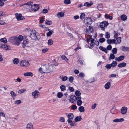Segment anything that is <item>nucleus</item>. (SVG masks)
I'll return each instance as SVG.
<instances>
[{
    "instance_id": "1",
    "label": "nucleus",
    "mask_w": 129,
    "mask_h": 129,
    "mask_svg": "<svg viewBox=\"0 0 129 129\" xmlns=\"http://www.w3.org/2000/svg\"><path fill=\"white\" fill-rule=\"evenodd\" d=\"M18 37L14 36L8 39V41L12 44L17 46L19 45L20 43L18 42Z\"/></svg>"
},
{
    "instance_id": "2",
    "label": "nucleus",
    "mask_w": 129,
    "mask_h": 129,
    "mask_svg": "<svg viewBox=\"0 0 129 129\" xmlns=\"http://www.w3.org/2000/svg\"><path fill=\"white\" fill-rule=\"evenodd\" d=\"M29 36L33 40H36V38L38 39L36 35V31L35 30H28Z\"/></svg>"
},
{
    "instance_id": "3",
    "label": "nucleus",
    "mask_w": 129,
    "mask_h": 129,
    "mask_svg": "<svg viewBox=\"0 0 129 129\" xmlns=\"http://www.w3.org/2000/svg\"><path fill=\"white\" fill-rule=\"evenodd\" d=\"M108 24L107 21H103L100 23V26L101 28V30H105V27L108 25Z\"/></svg>"
},
{
    "instance_id": "4",
    "label": "nucleus",
    "mask_w": 129,
    "mask_h": 129,
    "mask_svg": "<svg viewBox=\"0 0 129 129\" xmlns=\"http://www.w3.org/2000/svg\"><path fill=\"white\" fill-rule=\"evenodd\" d=\"M78 96H76L74 95H71L70 97L69 101L72 103L74 104L76 102Z\"/></svg>"
},
{
    "instance_id": "5",
    "label": "nucleus",
    "mask_w": 129,
    "mask_h": 129,
    "mask_svg": "<svg viewBox=\"0 0 129 129\" xmlns=\"http://www.w3.org/2000/svg\"><path fill=\"white\" fill-rule=\"evenodd\" d=\"M84 22L88 25L87 26L90 25L92 22V20L90 18L86 17L84 20Z\"/></svg>"
},
{
    "instance_id": "6",
    "label": "nucleus",
    "mask_w": 129,
    "mask_h": 129,
    "mask_svg": "<svg viewBox=\"0 0 129 129\" xmlns=\"http://www.w3.org/2000/svg\"><path fill=\"white\" fill-rule=\"evenodd\" d=\"M31 94L34 98L37 99L40 96V92L36 90L32 92Z\"/></svg>"
},
{
    "instance_id": "7",
    "label": "nucleus",
    "mask_w": 129,
    "mask_h": 129,
    "mask_svg": "<svg viewBox=\"0 0 129 129\" xmlns=\"http://www.w3.org/2000/svg\"><path fill=\"white\" fill-rule=\"evenodd\" d=\"M0 47L1 48H4L6 50H8L11 49V47L7 44H0Z\"/></svg>"
},
{
    "instance_id": "8",
    "label": "nucleus",
    "mask_w": 129,
    "mask_h": 129,
    "mask_svg": "<svg viewBox=\"0 0 129 129\" xmlns=\"http://www.w3.org/2000/svg\"><path fill=\"white\" fill-rule=\"evenodd\" d=\"M39 7L38 5L34 4L32 5L31 8L33 11H36L38 10Z\"/></svg>"
},
{
    "instance_id": "9",
    "label": "nucleus",
    "mask_w": 129,
    "mask_h": 129,
    "mask_svg": "<svg viewBox=\"0 0 129 129\" xmlns=\"http://www.w3.org/2000/svg\"><path fill=\"white\" fill-rule=\"evenodd\" d=\"M15 15L17 19L18 20H22L24 18V17L22 16V14L20 13L18 14L17 13H16Z\"/></svg>"
},
{
    "instance_id": "10",
    "label": "nucleus",
    "mask_w": 129,
    "mask_h": 129,
    "mask_svg": "<svg viewBox=\"0 0 129 129\" xmlns=\"http://www.w3.org/2000/svg\"><path fill=\"white\" fill-rule=\"evenodd\" d=\"M67 117L68 118L67 121L68 122H69L71 121V120H72L74 117V115L73 113H70L68 115Z\"/></svg>"
},
{
    "instance_id": "11",
    "label": "nucleus",
    "mask_w": 129,
    "mask_h": 129,
    "mask_svg": "<svg viewBox=\"0 0 129 129\" xmlns=\"http://www.w3.org/2000/svg\"><path fill=\"white\" fill-rule=\"evenodd\" d=\"M20 64L21 66L25 67L28 66L29 64L28 61L25 60H23L21 61Z\"/></svg>"
},
{
    "instance_id": "12",
    "label": "nucleus",
    "mask_w": 129,
    "mask_h": 129,
    "mask_svg": "<svg viewBox=\"0 0 129 129\" xmlns=\"http://www.w3.org/2000/svg\"><path fill=\"white\" fill-rule=\"evenodd\" d=\"M49 64H45L43 66V70L45 71L44 73H47V71L48 70L49 68Z\"/></svg>"
},
{
    "instance_id": "13",
    "label": "nucleus",
    "mask_w": 129,
    "mask_h": 129,
    "mask_svg": "<svg viewBox=\"0 0 129 129\" xmlns=\"http://www.w3.org/2000/svg\"><path fill=\"white\" fill-rule=\"evenodd\" d=\"M127 110V108L126 107H122L121 110V114L123 115L125 114L126 113Z\"/></svg>"
},
{
    "instance_id": "14",
    "label": "nucleus",
    "mask_w": 129,
    "mask_h": 129,
    "mask_svg": "<svg viewBox=\"0 0 129 129\" xmlns=\"http://www.w3.org/2000/svg\"><path fill=\"white\" fill-rule=\"evenodd\" d=\"M87 27H89V28L88 29L87 28L85 29V30H86V33L90 34L92 32L93 30V27L91 26L90 25L87 26Z\"/></svg>"
},
{
    "instance_id": "15",
    "label": "nucleus",
    "mask_w": 129,
    "mask_h": 129,
    "mask_svg": "<svg viewBox=\"0 0 129 129\" xmlns=\"http://www.w3.org/2000/svg\"><path fill=\"white\" fill-rule=\"evenodd\" d=\"M77 98V104L78 106H80L81 105L82 103V101L81 100V98L80 96H78Z\"/></svg>"
},
{
    "instance_id": "16",
    "label": "nucleus",
    "mask_w": 129,
    "mask_h": 129,
    "mask_svg": "<svg viewBox=\"0 0 129 129\" xmlns=\"http://www.w3.org/2000/svg\"><path fill=\"white\" fill-rule=\"evenodd\" d=\"M26 129H34L33 124L31 123H28L26 126Z\"/></svg>"
},
{
    "instance_id": "17",
    "label": "nucleus",
    "mask_w": 129,
    "mask_h": 129,
    "mask_svg": "<svg viewBox=\"0 0 129 129\" xmlns=\"http://www.w3.org/2000/svg\"><path fill=\"white\" fill-rule=\"evenodd\" d=\"M28 43V39H26L25 40H24L23 43H22V47L23 48H24L26 45V44Z\"/></svg>"
},
{
    "instance_id": "18",
    "label": "nucleus",
    "mask_w": 129,
    "mask_h": 129,
    "mask_svg": "<svg viewBox=\"0 0 129 129\" xmlns=\"http://www.w3.org/2000/svg\"><path fill=\"white\" fill-rule=\"evenodd\" d=\"M116 40L115 39H107V43L109 45H110L111 43H113L114 44L115 43Z\"/></svg>"
},
{
    "instance_id": "19",
    "label": "nucleus",
    "mask_w": 129,
    "mask_h": 129,
    "mask_svg": "<svg viewBox=\"0 0 129 129\" xmlns=\"http://www.w3.org/2000/svg\"><path fill=\"white\" fill-rule=\"evenodd\" d=\"M124 120V119L123 118H121L120 119L117 118L116 119H114L113 120V122H122Z\"/></svg>"
},
{
    "instance_id": "20",
    "label": "nucleus",
    "mask_w": 129,
    "mask_h": 129,
    "mask_svg": "<svg viewBox=\"0 0 129 129\" xmlns=\"http://www.w3.org/2000/svg\"><path fill=\"white\" fill-rule=\"evenodd\" d=\"M121 50L122 51H129V48L127 47H125L124 46H123L122 47Z\"/></svg>"
},
{
    "instance_id": "21",
    "label": "nucleus",
    "mask_w": 129,
    "mask_h": 129,
    "mask_svg": "<svg viewBox=\"0 0 129 129\" xmlns=\"http://www.w3.org/2000/svg\"><path fill=\"white\" fill-rule=\"evenodd\" d=\"M100 49L102 51L104 52L107 53H108V51L107 49L105 48H104L102 46H100L99 47Z\"/></svg>"
},
{
    "instance_id": "22",
    "label": "nucleus",
    "mask_w": 129,
    "mask_h": 129,
    "mask_svg": "<svg viewBox=\"0 0 129 129\" xmlns=\"http://www.w3.org/2000/svg\"><path fill=\"white\" fill-rule=\"evenodd\" d=\"M57 16L59 18L62 17L64 16V14L62 12H61L58 13L57 14Z\"/></svg>"
},
{
    "instance_id": "23",
    "label": "nucleus",
    "mask_w": 129,
    "mask_h": 129,
    "mask_svg": "<svg viewBox=\"0 0 129 129\" xmlns=\"http://www.w3.org/2000/svg\"><path fill=\"white\" fill-rule=\"evenodd\" d=\"M126 63L123 62L119 64L118 65V66L119 67L121 68L122 67H125L126 66Z\"/></svg>"
},
{
    "instance_id": "24",
    "label": "nucleus",
    "mask_w": 129,
    "mask_h": 129,
    "mask_svg": "<svg viewBox=\"0 0 129 129\" xmlns=\"http://www.w3.org/2000/svg\"><path fill=\"white\" fill-rule=\"evenodd\" d=\"M111 86V83L110 82H107L105 85V88L106 89H109Z\"/></svg>"
},
{
    "instance_id": "25",
    "label": "nucleus",
    "mask_w": 129,
    "mask_h": 129,
    "mask_svg": "<svg viewBox=\"0 0 129 129\" xmlns=\"http://www.w3.org/2000/svg\"><path fill=\"white\" fill-rule=\"evenodd\" d=\"M82 119L81 116H77L75 118L74 120L75 122L80 121Z\"/></svg>"
},
{
    "instance_id": "26",
    "label": "nucleus",
    "mask_w": 129,
    "mask_h": 129,
    "mask_svg": "<svg viewBox=\"0 0 129 129\" xmlns=\"http://www.w3.org/2000/svg\"><path fill=\"white\" fill-rule=\"evenodd\" d=\"M110 112L113 114H115L116 112V109L115 107H114L110 110Z\"/></svg>"
},
{
    "instance_id": "27",
    "label": "nucleus",
    "mask_w": 129,
    "mask_h": 129,
    "mask_svg": "<svg viewBox=\"0 0 129 129\" xmlns=\"http://www.w3.org/2000/svg\"><path fill=\"white\" fill-rule=\"evenodd\" d=\"M24 75L25 76L32 77L33 76V74L31 72L25 73H24Z\"/></svg>"
},
{
    "instance_id": "28",
    "label": "nucleus",
    "mask_w": 129,
    "mask_h": 129,
    "mask_svg": "<svg viewBox=\"0 0 129 129\" xmlns=\"http://www.w3.org/2000/svg\"><path fill=\"white\" fill-rule=\"evenodd\" d=\"M120 19L121 20L124 21L126 20L127 17L126 15L123 14L121 16Z\"/></svg>"
},
{
    "instance_id": "29",
    "label": "nucleus",
    "mask_w": 129,
    "mask_h": 129,
    "mask_svg": "<svg viewBox=\"0 0 129 129\" xmlns=\"http://www.w3.org/2000/svg\"><path fill=\"white\" fill-rule=\"evenodd\" d=\"M10 94L13 98V99H14L15 98V97L17 95L13 91H11V92Z\"/></svg>"
},
{
    "instance_id": "30",
    "label": "nucleus",
    "mask_w": 129,
    "mask_h": 129,
    "mask_svg": "<svg viewBox=\"0 0 129 129\" xmlns=\"http://www.w3.org/2000/svg\"><path fill=\"white\" fill-rule=\"evenodd\" d=\"M79 110L81 112H83L85 111L84 107L82 106H81L79 108Z\"/></svg>"
},
{
    "instance_id": "31",
    "label": "nucleus",
    "mask_w": 129,
    "mask_h": 129,
    "mask_svg": "<svg viewBox=\"0 0 129 129\" xmlns=\"http://www.w3.org/2000/svg\"><path fill=\"white\" fill-rule=\"evenodd\" d=\"M53 33V31L51 30H49V31L48 32L47 34V37H50L52 34Z\"/></svg>"
},
{
    "instance_id": "32",
    "label": "nucleus",
    "mask_w": 129,
    "mask_h": 129,
    "mask_svg": "<svg viewBox=\"0 0 129 129\" xmlns=\"http://www.w3.org/2000/svg\"><path fill=\"white\" fill-rule=\"evenodd\" d=\"M124 58V56L123 55L120 56L118 58L117 60L119 61H120L123 60Z\"/></svg>"
},
{
    "instance_id": "33",
    "label": "nucleus",
    "mask_w": 129,
    "mask_h": 129,
    "mask_svg": "<svg viewBox=\"0 0 129 129\" xmlns=\"http://www.w3.org/2000/svg\"><path fill=\"white\" fill-rule=\"evenodd\" d=\"M33 3L31 1L27 3L24 4V5H28L31 6L33 5Z\"/></svg>"
},
{
    "instance_id": "34",
    "label": "nucleus",
    "mask_w": 129,
    "mask_h": 129,
    "mask_svg": "<svg viewBox=\"0 0 129 129\" xmlns=\"http://www.w3.org/2000/svg\"><path fill=\"white\" fill-rule=\"evenodd\" d=\"M60 88L62 91H63L66 90V86L63 85H62L60 86Z\"/></svg>"
},
{
    "instance_id": "35",
    "label": "nucleus",
    "mask_w": 129,
    "mask_h": 129,
    "mask_svg": "<svg viewBox=\"0 0 129 129\" xmlns=\"http://www.w3.org/2000/svg\"><path fill=\"white\" fill-rule=\"evenodd\" d=\"M18 42L20 44V41H22L23 40V37L21 35H20L18 37Z\"/></svg>"
},
{
    "instance_id": "36",
    "label": "nucleus",
    "mask_w": 129,
    "mask_h": 129,
    "mask_svg": "<svg viewBox=\"0 0 129 129\" xmlns=\"http://www.w3.org/2000/svg\"><path fill=\"white\" fill-rule=\"evenodd\" d=\"M53 41L51 39H50L48 40V44L49 45H52L53 44Z\"/></svg>"
},
{
    "instance_id": "37",
    "label": "nucleus",
    "mask_w": 129,
    "mask_h": 129,
    "mask_svg": "<svg viewBox=\"0 0 129 129\" xmlns=\"http://www.w3.org/2000/svg\"><path fill=\"white\" fill-rule=\"evenodd\" d=\"M97 8L98 10H101L103 8V6L101 4H99L97 6Z\"/></svg>"
},
{
    "instance_id": "38",
    "label": "nucleus",
    "mask_w": 129,
    "mask_h": 129,
    "mask_svg": "<svg viewBox=\"0 0 129 129\" xmlns=\"http://www.w3.org/2000/svg\"><path fill=\"white\" fill-rule=\"evenodd\" d=\"M117 63L116 61H113L111 64V66L112 67H115L117 65Z\"/></svg>"
},
{
    "instance_id": "39",
    "label": "nucleus",
    "mask_w": 129,
    "mask_h": 129,
    "mask_svg": "<svg viewBox=\"0 0 129 129\" xmlns=\"http://www.w3.org/2000/svg\"><path fill=\"white\" fill-rule=\"evenodd\" d=\"M75 94L77 96H79L81 95V93L80 92L79 90H77L75 92Z\"/></svg>"
},
{
    "instance_id": "40",
    "label": "nucleus",
    "mask_w": 129,
    "mask_h": 129,
    "mask_svg": "<svg viewBox=\"0 0 129 129\" xmlns=\"http://www.w3.org/2000/svg\"><path fill=\"white\" fill-rule=\"evenodd\" d=\"M63 95L62 93L61 92H58L57 94V97L59 98H61Z\"/></svg>"
},
{
    "instance_id": "41",
    "label": "nucleus",
    "mask_w": 129,
    "mask_h": 129,
    "mask_svg": "<svg viewBox=\"0 0 129 129\" xmlns=\"http://www.w3.org/2000/svg\"><path fill=\"white\" fill-rule=\"evenodd\" d=\"M0 41L1 42H3L4 43H6L7 42L6 39L5 38L1 39Z\"/></svg>"
},
{
    "instance_id": "42",
    "label": "nucleus",
    "mask_w": 129,
    "mask_h": 129,
    "mask_svg": "<svg viewBox=\"0 0 129 129\" xmlns=\"http://www.w3.org/2000/svg\"><path fill=\"white\" fill-rule=\"evenodd\" d=\"M110 37V35L109 33L108 32L106 33L105 34V37L107 39H109Z\"/></svg>"
},
{
    "instance_id": "43",
    "label": "nucleus",
    "mask_w": 129,
    "mask_h": 129,
    "mask_svg": "<svg viewBox=\"0 0 129 129\" xmlns=\"http://www.w3.org/2000/svg\"><path fill=\"white\" fill-rule=\"evenodd\" d=\"M26 91V89H25L19 90L18 91V93L21 94L25 92Z\"/></svg>"
},
{
    "instance_id": "44",
    "label": "nucleus",
    "mask_w": 129,
    "mask_h": 129,
    "mask_svg": "<svg viewBox=\"0 0 129 129\" xmlns=\"http://www.w3.org/2000/svg\"><path fill=\"white\" fill-rule=\"evenodd\" d=\"M112 53L114 54H116L117 53V49L116 48H113L112 50Z\"/></svg>"
},
{
    "instance_id": "45",
    "label": "nucleus",
    "mask_w": 129,
    "mask_h": 129,
    "mask_svg": "<svg viewBox=\"0 0 129 129\" xmlns=\"http://www.w3.org/2000/svg\"><path fill=\"white\" fill-rule=\"evenodd\" d=\"M105 39L104 38H101L99 39V41L101 43H103L105 41Z\"/></svg>"
},
{
    "instance_id": "46",
    "label": "nucleus",
    "mask_w": 129,
    "mask_h": 129,
    "mask_svg": "<svg viewBox=\"0 0 129 129\" xmlns=\"http://www.w3.org/2000/svg\"><path fill=\"white\" fill-rule=\"evenodd\" d=\"M19 62L18 59L17 58L14 59L13 60V62L14 64H17Z\"/></svg>"
},
{
    "instance_id": "47",
    "label": "nucleus",
    "mask_w": 129,
    "mask_h": 129,
    "mask_svg": "<svg viewBox=\"0 0 129 129\" xmlns=\"http://www.w3.org/2000/svg\"><path fill=\"white\" fill-rule=\"evenodd\" d=\"M85 17V14L84 13H82L81 14L80 16V18L81 19H83Z\"/></svg>"
},
{
    "instance_id": "48",
    "label": "nucleus",
    "mask_w": 129,
    "mask_h": 129,
    "mask_svg": "<svg viewBox=\"0 0 129 129\" xmlns=\"http://www.w3.org/2000/svg\"><path fill=\"white\" fill-rule=\"evenodd\" d=\"M115 57V56L114 54H111L110 55V57L109 58V60L111 59H113Z\"/></svg>"
},
{
    "instance_id": "49",
    "label": "nucleus",
    "mask_w": 129,
    "mask_h": 129,
    "mask_svg": "<svg viewBox=\"0 0 129 129\" xmlns=\"http://www.w3.org/2000/svg\"><path fill=\"white\" fill-rule=\"evenodd\" d=\"M91 6V4H90L88 2H86L85 3L84 5V6H86L87 7H90Z\"/></svg>"
},
{
    "instance_id": "50",
    "label": "nucleus",
    "mask_w": 129,
    "mask_h": 129,
    "mask_svg": "<svg viewBox=\"0 0 129 129\" xmlns=\"http://www.w3.org/2000/svg\"><path fill=\"white\" fill-rule=\"evenodd\" d=\"M52 23V22L51 21H49L47 20L45 22V24L47 25H50Z\"/></svg>"
},
{
    "instance_id": "51",
    "label": "nucleus",
    "mask_w": 129,
    "mask_h": 129,
    "mask_svg": "<svg viewBox=\"0 0 129 129\" xmlns=\"http://www.w3.org/2000/svg\"><path fill=\"white\" fill-rule=\"evenodd\" d=\"M64 3L66 4H69L71 3L70 0H64Z\"/></svg>"
},
{
    "instance_id": "52",
    "label": "nucleus",
    "mask_w": 129,
    "mask_h": 129,
    "mask_svg": "<svg viewBox=\"0 0 129 129\" xmlns=\"http://www.w3.org/2000/svg\"><path fill=\"white\" fill-rule=\"evenodd\" d=\"M105 17L109 19L110 20H111L112 19V16H110L109 15L106 14L105 15Z\"/></svg>"
},
{
    "instance_id": "53",
    "label": "nucleus",
    "mask_w": 129,
    "mask_h": 129,
    "mask_svg": "<svg viewBox=\"0 0 129 129\" xmlns=\"http://www.w3.org/2000/svg\"><path fill=\"white\" fill-rule=\"evenodd\" d=\"M21 103V101L20 100H16L15 101V103L16 104L19 105Z\"/></svg>"
},
{
    "instance_id": "54",
    "label": "nucleus",
    "mask_w": 129,
    "mask_h": 129,
    "mask_svg": "<svg viewBox=\"0 0 129 129\" xmlns=\"http://www.w3.org/2000/svg\"><path fill=\"white\" fill-rule=\"evenodd\" d=\"M111 64H107L105 66V67L107 68L108 69H110L112 67Z\"/></svg>"
},
{
    "instance_id": "55",
    "label": "nucleus",
    "mask_w": 129,
    "mask_h": 129,
    "mask_svg": "<svg viewBox=\"0 0 129 129\" xmlns=\"http://www.w3.org/2000/svg\"><path fill=\"white\" fill-rule=\"evenodd\" d=\"M116 40L118 44L120 43L121 41V38L120 37L117 38Z\"/></svg>"
},
{
    "instance_id": "56",
    "label": "nucleus",
    "mask_w": 129,
    "mask_h": 129,
    "mask_svg": "<svg viewBox=\"0 0 129 129\" xmlns=\"http://www.w3.org/2000/svg\"><path fill=\"white\" fill-rule=\"evenodd\" d=\"M74 79V78L73 77H70L69 78V81L71 83H72Z\"/></svg>"
},
{
    "instance_id": "57",
    "label": "nucleus",
    "mask_w": 129,
    "mask_h": 129,
    "mask_svg": "<svg viewBox=\"0 0 129 129\" xmlns=\"http://www.w3.org/2000/svg\"><path fill=\"white\" fill-rule=\"evenodd\" d=\"M68 123H70V125L72 126H74V125H76V124H75V122H72V120H71V122H68Z\"/></svg>"
},
{
    "instance_id": "58",
    "label": "nucleus",
    "mask_w": 129,
    "mask_h": 129,
    "mask_svg": "<svg viewBox=\"0 0 129 129\" xmlns=\"http://www.w3.org/2000/svg\"><path fill=\"white\" fill-rule=\"evenodd\" d=\"M112 48V47L111 45H108L107 47V49L108 50H111Z\"/></svg>"
},
{
    "instance_id": "59",
    "label": "nucleus",
    "mask_w": 129,
    "mask_h": 129,
    "mask_svg": "<svg viewBox=\"0 0 129 129\" xmlns=\"http://www.w3.org/2000/svg\"><path fill=\"white\" fill-rule=\"evenodd\" d=\"M68 77L66 76L63 77L61 78L62 80L63 81H65L67 80Z\"/></svg>"
},
{
    "instance_id": "60",
    "label": "nucleus",
    "mask_w": 129,
    "mask_h": 129,
    "mask_svg": "<svg viewBox=\"0 0 129 129\" xmlns=\"http://www.w3.org/2000/svg\"><path fill=\"white\" fill-rule=\"evenodd\" d=\"M48 48L43 49L42 50V52L43 53H45L47 52L48 50Z\"/></svg>"
},
{
    "instance_id": "61",
    "label": "nucleus",
    "mask_w": 129,
    "mask_h": 129,
    "mask_svg": "<svg viewBox=\"0 0 129 129\" xmlns=\"http://www.w3.org/2000/svg\"><path fill=\"white\" fill-rule=\"evenodd\" d=\"M79 76L80 77H83L84 76V74L83 73H81L79 74Z\"/></svg>"
},
{
    "instance_id": "62",
    "label": "nucleus",
    "mask_w": 129,
    "mask_h": 129,
    "mask_svg": "<svg viewBox=\"0 0 129 129\" xmlns=\"http://www.w3.org/2000/svg\"><path fill=\"white\" fill-rule=\"evenodd\" d=\"M69 89L71 92H73L74 91V89L72 87H69Z\"/></svg>"
},
{
    "instance_id": "63",
    "label": "nucleus",
    "mask_w": 129,
    "mask_h": 129,
    "mask_svg": "<svg viewBox=\"0 0 129 129\" xmlns=\"http://www.w3.org/2000/svg\"><path fill=\"white\" fill-rule=\"evenodd\" d=\"M5 115L4 112H0V116H2L3 117H5Z\"/></svg>"
},
{
    "instance_id": "64",
    "label": "nucleus",
    "mask_w": 129,
    "mask_h": 129,
    "mask_svg": "<svg viewBox=\"0 0 129 129\" xmlns=\"http://www.w3.org/2000/svg\"><path fill=\"white\" fill-rule=\"evenodd\" d=\"M44 17H41V19L40 20V22L41 23H42L44 21Z\"/></svg>"
}]
</instances>
